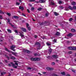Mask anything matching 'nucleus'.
<instances>
[{"label": "nucleus", "mask_w": 76, "mask_h": 76, "mask_svg": "<svg viewBox=\"0 0 76 76\" xmlns=\"http://www.w3.org/2000/svg\"><path fill=\"white\" fill-rule=\"evenodd\" d=\"M7 22L8 23H9V24L11 26H12V27H13V26H14L12 25V24L10 23V19L9 18L7 19Z\"/></svg>", "instance_id": "nucleus-1"}, {"label": "nucleus", "mask_w": 76, "mask_h": 76, "mask_svg": "<svg viewBox=\"0 0 76 76\" xmlns=\"http://www.w3.org/2000/svg\"><path fill=\"white\" fill-rule=\"evenodd\" d=\"M52 57L54 58L57 59L58 58V56L57 55H54L52 56Z\"/></svg>", "instance_id": "nucleus-2"}, {"label": "nucleus", "mask_w": 76, "mask_h": 76, "mask_svg": "<svg viewBox=\"0 0 76 76\" xmlns=\"http://www.w3.org/2000/svg\"><path fill=\"white\" fill-rule=\"evenodd\" d=\"M46 69L48 70L49 71H50V70H53V68H50V67H48L46 68Z\"/></svg>", "instance_id": "nucleus-3"}, {"label": "nucleus", "mask_w": 76, "mask_h": 76, "mask_svg": "<svg viewBox=\"0 0 76 76\" xmlns=\"http://www.w3.org/2000/svg\"><path fill=\"white\" fill-rule=\"evenodd\" d=\"M11 64H12L13 67L14 68H15V69H16V68H17L18 66H15V64L13 63L12 62L11 63Z\"/></svg>", "instance_id": "nucleus-4"}, {"label": "nucleus", "mask_w": 76, "mask_h": 76, "mask_svg": "<svg viewBox=\"0 0 76 76\" xmlns=\"http://www.w3.org/2000/svg\"><path fill=\"white\" fill-rule=\"evenodd\" d=\"M30 60L31 61H36V58H30Z\"/></svg>", "instance_id": "nucleus-5"}, {"label": "nucleus", "mask_w": 76, "mask_h": 76, "mask_svg": "<svg viewBox=\"0 0 76 76\" xmlns=\"http://www.w3.org/2000/svg\"><path fill=\"white\" fill-rule=\"evenodd\" d=\"M20 29H21V30L23 31V32H26V30L24 28H20Z\"/></svg>", "instance_id": "nucleus-6"}, {"label": "nucleus", "mask_w": 76, "mask_h": 76, "mask_svg": "<svg viewBox=\"0 0 76 76\" xmlns=\"http://www.w3.org/2000/svg\"><path fill=\"white\" fill-rule=\"evenodd\" d=\"M48 51V53L49 54H51V52H52V49H51V48H50L49 49Z\"/></svg>", "instance_id": "nucleus-7"}, {"label": "nucleus", "mask_w": 76, "mask_h": 76, "mask_svg": "<svg viewBox=\"0 0 76 76\" xmlns=\"http://www.w3.org/2000/svg\"><path fill=\"white\" fill-rule=\"evenodd\" d=\"M68 48L69 50H76V48Z\"/></svg>", "instance_id": "nucleus-8"}, {"label": "nucleus", "mask_w": 76, "mask_h": 76, "mask_svg": "<svg viewBox=\"0 0 76 76\" xmlns=\"http://www.w3.org/2000/svg\"><path fill=\"white\" fill-rule=\"evenodd\" d=\"M71 4H72V5L73 6H75L76 4V2L75 1L72 2L71 3Z\"/></svg>", "instance_id": "nucleus-9"}, {"label": "nucleus", "mask_w": 76, "mask_h": 76, "mask_svg": "<svg viewBox=\"0 0 76 76\" xmlns=\"http://www.w3.org/2000/svg\"><path fill=\"white\" fill-rule=\"evenodd\" d=\"M39 3H45V1L43 0H40L39 1Z\"/></svg>", "instance_id": "nucleus-10"}, {"label": "nucleus", "mask_w": 76, "mask_h": 76, "mask_svg": "<svg viewBox=\"0 0 76 76\" xmlns=\"http://www.w3.org/2000/svg\"><path fill=\"white\" fill-rule=\"evenodd\" d=\"M60 33L58 32H57L55 34V35H60Z\"/></svg>", "instance_id": "nucleus-11"}, {"label": "nucleus", "mask_w": 76, "mask_h": 76, "mask_svg": "<svg viewBox=\"0 0 76 76\" xmlns=\"http://www.w3.org/2000/svg\"><path fill=\"white\" fill-rule=\"evenodd\" d=\"M5 51H7L8 52H9V53H10V51L7 48H5Z\"/></svg>", "instance_id": "nucleus-12"}, {"label": "nucleus", "mask_w": 76, "mask_h": 76, "mask_svg": "<svg viewBox=\"0 0 76 76\" xmlns=\"http://www.w3.org/2000/svg\"><path fill=\"white\" fill-rule=\"evenodd\" d=\"M51 5H54V1L53 0H51Z\"/></svg>", "instance_id": "nucleus-13"}, {"label": "nucleus", "mask_w": 76, "mask_h": 76, "mask_svg": "<svg viewBox=\"0 0 76 76\" xmlns=\"http://www.w3.org/2000/svg\"><path fill=\"white\" fill-rule=\"evenodd\" d=\"M6 73V72H2L1 73V76H3V75H5Z\"/></svg>", "instance_id": "nucleus-14"}, {"label": "nucleus", "mask_w": 76, "mask_h": 76, "mask_svg": "<svg viewBox=\"0 0 76 76\" xmlns=\"http://www.w3.org/2000/svg\"><path fill=\"white\" fill-rule=\"evenodd\" d=\"M54 13L55 16H58V15H59V14H58V13H57L56 12H54Z\"/></svg>", "instance_id": "nucleus-15"}, {"label": "nucleus", "mask_w": 76, "mask_h": 76, "mask_svg": "<svg viewBox=\"0 0 76 76\" xmlns=\"http://www.w3.org/2000/svg\"><path fill=\"white\" fill-rule=\"evenodd\" d=\"M11 59H12V60H15L16 59V58L15 57H13V56H11L10 58Z\"/></svg>", "instance_id": "nucleus-16"}, {"label": "nucleus", "mask_w": 76, "mask_h": 76, "mask_svg": "<svg viewBox=\"0 0 76 76\" xmlns=\"http://www.w3.org/2000/svg\"><path fill=\"white\" fill-rule=\"evenodd\" d=\"M40 60V58H36V61H39Z\"/></svg>", "instance_id": "nucleus-17"}, {"label": "nucleus", "mask_w": 76, "mask_h": 76, "mask_svg": "<svg viewBox=\"0 0 76 76\" xmlns=\"http://www.w3.org/2000/svg\"><path fill=\"white\" fill-rule=\"evenodd\" d=\"M5 57H6L7 58L8 60H10V58H9V56L5 55Z\"/></svg>", "instance_id": "nucleus-18"}, {"label": "nucleus", "mask_w": 76, "mask_h": 76, "mask_svg": "<svg viewBox=\"0 0 76 76\" xmlns=\"http://www.w3.org/2000/svg\"><path fill=\"white\" fill-rule=\"evenodd\" d=\"M19 9H22V11L23 10H24V8L23 7H19Z\"/></svg>", "instance_id": "nucleus-19"}, {"label": "nucleus", "mask_w": 76, "mask_h": 76, "mask_svg": "<svg viewBox=\"0 0 76 76\" xmlns=\"http://www.w3.org/2000/svg\"><path fill=\"white\" fill-rule=\"evenodd\" d=\"M67 37H72V34H69L67 35Z\"/></svg>", "instance_id": "nucleus-20"}, {"label": "nucleus", "mask_w": 76, "mask_h": 76, "mask_svg": "<svg viewBox=\"0 0 76 76\" xmlns=\"http://www.w3.org/2000/svg\"><path fill=\"white\" fill-rule=\"evenodd\" d=\"M20 35L21 36V37L22 38H22V37H23L24 36V35H23V34H22L20 33Z\"/></svg>", "instance_id": "nucleus-21"}, {"label": "nucleus", "mask_w": 76, "mask_h": 76, "mask_svg": "<svg viewBox=\"0 0 76 76\" xmlns=\"http://www.w3.org/2000/svg\"><path fill=\"white\" fill-rule=\"evenodd\" d=\"M47 58L49 59H51L52 58L51 56H48L47 57Z\"/></svg>", "instance_id": "nucleus-22"}, {"label": "nucleus", "mask_w": 76, "mask_h": 76, "mask_svg": "<svg viewBox=\"0 0 76 76\" xmlns=\"http://www.w3.org/2000/svg\"><path fill=\"white\" fill-rule=\"evenodd\" d=\"M69 7L70 10H73V8H72L71 6H69Z\"/></svg>", "instance_id": "nucleus-23"}, {"label": "nucleus", "mask_w": 76, "mask_h": 76, "mask_svg": "<svg viewBox=\"0 0 76 76\" xmlns=\"http://www.w3.org/2000/svg\"><path fill=\"white\" fill-rule=\"evenodd\" d=\"M16 48V46H15V45H12L10 47V48Z\"/></svg>", "instance_id": "nucleus-24"}, {"label": "nucleus", "mask_w": 76, "mask_h": 76, "mask_svg": "<svg viewBox=\"0 0 76 76\" xmlns=\"http://www.w3.org/2000/svg\"><path fill=\"white\" fill-rule=\"evenodd\" d=\"M71 31L72 32H74L76 31V30H75V29H72L71 30Z\"/></svg>", "instance_id": "nucleus-25"}, {"label": "nucleus", "mask_w": 76, "mask_h": 76, "mask_svg": "<svg viewBox=\"0 0 76 76\" xmlns=\"http://www.w3.org/2000/svg\"><path fill=\"white\" fill-rule=\"evenodd\" d=\"M14 18H15V19H19V17L16 16H14Z\"/></svg>", "instance_id": "nucleus-26"}, {"label": "nucleus", "mask_w": 76, "mask_h": 76, "mask_svg": "<svg viewBox=\"0 0 76 76\" xmlns=\"http://www.w3.org/2000/svg\"><path fill=\"white\" fill-rule=\"evenodd\" d=\"M38 10H39V11H41V10H42V8L41 7H39V8H38L37 9Z\"/></svg>", "instance_id": "nucleus-27"}, {"label": "nucleus", "mask_w": 76, "mask_h": 76, "mask_svg": "<svg viewBox=\"0 0 76 76\" xmlns=\"http://www.w3.org/2000/svg\"><path fill=\"white\" fill-rule=\"evenodd\" d=\"M7 31L9 32H10V33H12V31H11V30L7 29Z\"/></svg>", "instance_id": "nucleus-28"}, {"label": "nucleus", "mask_w": 76, "mask_h": 76, "mask_svg": "<svg viewBox=\"0 0 76 76\" xmlns=\"http://www.w3.org/2000/svg\"><path fill=\"white\" fill-rule=\"evenodd\" d=\"M68 54H72V52L70 51H69L68 52Z\"/></svg>", "instance_id": "nucleus-29"}, {"label": "nucleus", "mask_w": 76, "mask_h": 76, "mask_svg": "<svg viewBox=\"0 0 76 76\" xmlns=\"http://www.w3.org/2000/svg\"><path fill=\"white\" fill-rule=\"evenodd\" d=\"M61 75H65V72H61Z\"/></svg>", "instance_id": "nucleus-30"}, {"label": "nucleus", "mask_w": 76, "mask_h": 76, "mask_svg": "<svg viewBox=\"0 0 76 76\" xmlns=\"http://www.w3.org/2000/svg\"><path fill=\"white\" fill-rule=\"evenodd\" d=\"M27 50L26 49H23V52H24V53H27Z\"/></svg>", "instance_id": "nucleus-31"}, {"label": "nucleus", "mask_w": 76, "mask_h": 76, "mask_svg": "<svg viewBox=\"0 0 76 76\" xmlns=\"http://www.w3.org/2000/svg\"><path fill=\"white\" fill-rule=\"evenodd\" d=\"M65 10L68 11L69 10V8L68 7H66Z\"/></svg>", "instance_id": "nucleus-32"}, {"label": "nucleus", "mask_w": 76, "mask_h": 76, "mask_svg": "<svg viewBox=\"0 0 76 76\" xmlns=\"http://www.w3.org/2000/svg\"><path fill=\"white\" fill-rule=\"evenodd\" d=\"M11 50H13L14 51H15V50L14 49V48H11Z\"/></svg>", "instance_id": "nucleus-33"}, {"label": "nucleus", "mask_w": 76, "mask_h": 76, "mask_svg": "<svg viewBox=\"0 0 76 76\" xmlns=\"http://www.w3.org/2000/svg\"><path fill=\"white\" fill-rule=\"evenodd\" d=\"M73 9H76V6H74L72 7Z\"/></svg>", "instance_id": "nucleus-34"}, {"label": "nucleus", "mask_w": 76, "mask_h": 76, "mask_svg": "<svg viewBox=\"0 0 76 76\" xmlns=\"http://www.w3.org/2000/svg\"><path fill=\"white\" fill-rule=\"evenodd\" d=\"M73 20V18H70L69 19V21H72Z\"/></svg>", "instance_id": "nucleus-35"}, {"label": "nucleus", "mask_w": 76, "mask_h": 76, "mask_svg": "<svg viewBox=\"0 0 76 76\" xmlns=\"http://www.w3.org/2000/svg\"><path fill=\"white\" fill-rule=\"evenodd\" d=\"M45 15L46 17H47V16H48V13H46Z\"/></svg>", "instance_id": "nucleus-36"}, {"label": "nucleus", "mask_w": 76, "mask_h": 76, "mask_svg": "<svg viewBox=\"0 0 76 76\" xmlns=\"http://www.w3.org/2000/svg\"><path fill=\"white\" fill-rule=\"evenodd\" d=\"M52 76H58L57 75L55 74H52Z\"/></svg>", "instance_id": "nucleus-37"}, {"label": "nucleus", "mask_w": 76, "mask_h": 76, "mask_svg": "<svg viewBox=\"0 0 76 76\" xmlns=\"http://www.w3.org/2000/svg\"><path fill=\"white\" fill-rule=\"evenodd\" d=\"M30 52H31V51H29V50H27L26 52L27 53H28V54H29V53H30Z\"/></svg>", "instance_id": "nucleus-38"}, {"label": "nucleus", "mask_w": 76, "mask_h": 76, "mask_svg": "<svg viewBox=\"0 0 76 76\" xmlns=\"http://www.w3.org/2000/svg\"><path fill=\"white\" fill-rule=\"evenodd\" d=\"M27 28H28V31H31V28L30 27H27Z\"/></svg>", "instance_id": "nucleus-39"}, {"label": "nucleus", "mask_w": 76, "mask_h": 76, "mask_svg": "<svg viewBox=\"0 0 76 76\" xmlns=\"http://www.w3.org/2000/svg\"><path fill=\"white\" fill-rule=\"evenodd\" d=\"M39 43L38 42H37L35 44V45H39Z\"/></svg>", "instance_id": "nucleus-40"}, {"label": "nucleus", "mask_w": 76, "mask_h": 76, "mask_svg": "<svg viewBox=\"0 0 76 76\" xmlns=\"http://www.w3.org/2000/svg\"><path fill=\"white\" fill-rule=\"evenodd\" d=\"M27 69H28V70H31V68L30 67H27Z\"/></svg>", "instance_id": "nucleus-41"}, {"label": "nucleus", "mask_w": 76, "mask_h": 76, "mask_svg": "<svg viewBox=\"0 0 76 76\" xmlns=\"http://www.w3.org/2000/svg\"><path fill=\"white\" fill-rule=\"evenodd\" d=\"M7 15H8V16H10L11 15L10 14V13H7Z\"/></svg>", "instance_id": "nucleus-42"}, {"label": "nucleus", "mask_w": 76, "mask_h": 76, "mask_svg": "<svg viewBox=\"0 0 76 76\" xmlns=\"http://www.w3.org/2000/svg\"><path fill=\"white\" fill-rule=\"evenodd\" d=\"M15 33H16V34H16V35H18V31H17V30H15Z\"/></svg>", "instance_id": "nucleus-43"}, {"label": "nucleus", "mask_w": 76, "mask_h": 76, "mask_svg": "<svg viewBox=\"0 0 76 76\" xmlns=\"http://www.w3.org/2000/svg\"><path fill=\"white\" fill-rule=\"evenodd\" d=\"M53 42H57V40L56 39H54L53 40Z\"/></svg>", "instance_id": "nucleus-44"}, {"label": "nucleus", "mask_w": 76, "mask_h": 76, "mask_svg": "<svg viewBox=\"0 0 76 76\" xmlns=\"http://www.w3.org/2000/svg\"><path fill=\"white\" fill-rule=\"evenodd\" d=\"M34 56H38V54H37V53H34Z\"/></svg>", "instance_id": "nucleus-45"}, {"label": "nucleus", "mask_w": 76, "mask_h": 76, "mask_svg": "<svg viewBox=\"0 0 76 76\" xmlns=\"http://www.w3.org/2000/svg\"><path fill=\"white\" fill-rule=\"evenodd\" d=\"M12 54H13V55H14V56H16V53H15L12 52Z\"/></svg>", "instance_id": "nucleus-46"}, {"label": "nucleus", "mask_w": 76, "mask_h": 76, "mask_svg": "<svg viewBox=\"0 0 76 76\" xmlns=\"http://www.w3.org/2000/svg\"><path fill=\"white\" fill-rule=\"evenodd\" d=\"M0 13H2V14H4V12H3L1 11V10H0Z\"/></svg>", "instance_id": "nucleus-47"}, {"label": "nucleus", "mask_w": 76, "mask_h": 76, "mask_svg": "<svg viewBox=\"0 0 76 76\" xmlns=\"http://www.w3.org/2000/svg\"><path fill=\"white\" fill-rule=\"evenodd\" d=\"M46 44L47 45H48V46L50 45V44L49 43L47 42Z\"/></svg>", "instance_id": "nucleus-48"}, {"label": "nucleus", "mask_w": 76, "mask_h": 76, "mask_svg": "<svg viewBox=\"0 0 76 76\" xmlns=\"http://www.w3.org/2000/svg\"><path fill=\"white\" fill-rule=\"evenodd\" d=\"M16 4H17V5H19V4H20V3L19 2H16Z\"/></svg>", "instance_id": "nucleus-49"}, {"label": "nucleus", "mask_w": 76, "mask_h": 76, "mask_svg": "<svg viewBox=\"0 0 76 76\" xmlns=\"http://www.w3.org/2000/svg\"><path fill=\"white\" fill-rule=\"evenodd\" d=\"M26 25L27 26V28H28V27H29V24L28 23H27L26 24Z\"/></svg>", "instance_id": "nucleus-50"}, {"label": "nucleus", "mask_w": 76, "mask_h": 76, "mask_svg": "<svg viewBox=\"0 0 76 76\" xmlns=\"http://www.w3.org/2000/svg\"><path fill=\"white\" fill-rule=\"evenodd\" d=\"M55 63H54V62H52V65H55Z\"/></svg>", "instance_id": "nucleus-51"}, {"label": "nucleus", "mask_w": 76, "mask_h": 76, "mask_svg": "<svg viewBox=\"0 0 76 76\" xmlns=\"http://www.w3.org/2000/svg\"><path fill=\"white\" fill-rule=\"evenodd\" d=\"M3 19V17L1 15H0V19Z\"/></svg>", "instance_id": "nucleus-52"}, {"label": "nucleus", "mask_w": 76, "mask_h": 76, "mask_svg": "<svg viewBox=\"0 0 76 76\" xmlns=\"http://www.w3.org/2000/svg\"><path fill=\"white\" fill-rule=\"evenodd\" d=\"M15 65H17V66H18V63L17 62H15Z\"/></svg>", "instance_id": "nucleus-53"}, {"label": "nucleus", "mask_w": 76, "mask_h": 76, "mask_svg": "<svg viewBox=\"0 0 76 76\" xmlns=\"http://www.w3.org/2000/svg\"><path fill=\"white\" fill-rule=\"evenodd\" d=\"M19 40H18V43H19V45H20V44H21L20 43V42H19Z\"/></svg>", "instance_id": "nucleus-54"}, {"label": "nucleus", "mask_w": 76, "mask_h": 76, "mask_svg": "<svg viewBox=\"0 0 76 76\" xmlns=\"http://www.w3.org/2000/svg\"><path fill=\"white\" fill-rule=\"evenodd\" d=\"M30 1H35V0H29Z\"/></svg>", "instance_id": "nucleus-55"}, {"label": "nucleus", "mask_w": 76, "mask_h": 76, "mask_svg": "<svg viewBox=\"0 0 76 76\" xmlns=\"http://www.w3.org/2000/svg\"><path fill=\"white\" fill-rule=\"evenodd\" d=\"M34 10V8L32 7L31 9V10Z\"/></svg>", "instance_id": "nucleus-56"}, {"label": "nucleus", "mask_w": 76, "mask_h": 76, "mask_svg": "<svg viewBox=\"0 0 76 76\" xmlns=\"http://www.w3.org/2000/svg\"><path fill=\"white\" fill-rule=\"evenodd\" d=\"M61 3H62V2L61 1H59V4H61Z\"/></svg>", "instance_id": "nucleus-57"}, {"label": "nucleus", "mask_w": 76, "mask_h": 76, "mask_svg": "<svg viewBox=\"0 0 76 76\" xmlns=\"http://www.w3.org/2000/svg\"><path fill=\"white\" fill-rule=\"evenodd\" d=\"M27 12H28V13H30V11H29V9H27Z\"/></svg>", "instance_id": "nucleus-58"}, {"label": "nucleus", "mask_w": 76, "mask_h": 76, "mask_svg": "<svg viewBox=\"0 0 76 76\" xmlns=\"http://www.w3.org/2000/svg\"><path fill=\"white\" fill-rule=\"evenodd\" d=\"M8 66L10 67V66H11V64H8Z\"/></svg>", "instance_id": "nucleus-59"}, {"label": "nucleus", "mask_w": 76, "mask_h": 76, "mask_svg": "<svg viewBox=\"0 0 76 76\" xmlns=\"http://www.w3.org/2000/svg\"><path fill=\"white\" fill-rule=\"evenodd\" d=\"M44 23H41V24H40V25H41V26L44 25Z\"/></svg>", "instance_id": "nucleus-60"}, {"label": "nucleus", "mask_w": 76, "mask_h": 76, "mask_svg": "<svg viewBox=\"0 0 76 76\" xmlns=\"http://www.w3.org/2000/svg\"><path fill=\"white\" fill-rule=\"evenodd\" d=\"M22 15L23 16H26V15H25V14H23V13L22 14Z\"/></svg>", "instance_id": "nucleus-61"}, {"label": "nucleus", "mask_w": 76, "mask_h": 76, "mask_svg": "<svg viewBox=\"0 0 76 76\" xmlns=\"http://www.w3.org/2000/svg\"><path fill=\"white\" fill-rule=\"evenodd\" d=\"M60 8H61V9H63V7H60Z\"/></svg>", "instance_id": "nucleus-62"}, {"label": "nucleus", "mask_w": 76, "mask_h": 76, "mask_svg": "<svg viewBox=\"0 0 76 76\" xmlns=\"http://www.w3.org/2000/svg\"><path fill=\"white\" fill-rule=\"evenodd\" d=\"M66 76H70V75L69 74H67V75H66Z\"/></svg>", "instance_id": "nucleus-63"}, {"label": "nucleus", "mask_w": 76, "mask_h": 76, "mask_svg": "<svg viewBox=\"0 0 76 76\" xmlns=\"http://www.w3.org/2000/svg\"><path fill=\"white\" fill-rule=\"evenodd\" d=\"M5 61L6 63H7V60H5Z\"/></svg>", "instance_id": "nucleus-64"}]
</instances>
